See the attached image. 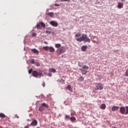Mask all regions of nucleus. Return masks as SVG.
I'll return each instance as SVG.
<instances>
[{
    "instance_id": "f03ea898",
    "label": "nucleus",
    "mask_w": 128,
    "mask_h": 128,
    "mask_svg": "<svg viewBox=\"0 0 128 128\" xmlns=\"http://www.w3.org/2000/svg\"><path fill=\"white\" fill-rule=\"evenodd\" d=\"M120 112L122 114H128V106L125 107L121 106L120 109Z\"/></svg>"
},
{
    "instance_id": "5701e85b",
    "label": "nucleus",
    "mask_w": 128,
    "mask_h": 128,
    "mask_svg": "<svg viewBox=\"0 0 128 128\" xmlns=\"http://www.w3.org/2000/svg\"><path fill=\"white\" fill-rule=\"evenodd\" d=\"M70 120L71 122H74V120H76V118L75 117H74V116H72V117L70 118Z\"/></svg>"
},
{
    "instance_id": "473e14b6",
    "label": "nucleus",
    "mask_w": 128,
    "mask_h": 128,
    "mask_svg": "<svg viewBox=\"0 0 128 128\" xmlns=\"http://www.w3.org/2000/svg\"><path fill=\"white\" fill-rule=\"evenodd\" d=\"M61 0V2H68L70 0Z\"/></svg>"
},
{
    "instance_id": "2eb2a0df",
    "label": "nucleus",
    "mask_w": 128,
    "mask_h": 128,
    "mask_svg": "<svg viewBox=\"0 0 128 128\" xmlns=\"http://www.w3.org/2000/svg\"><path fill=\"white\" fill-rule=\"evenodd\" d=\"M81 50H82V52H86V50H88V46H82Z\"/></svg>"
},
{
    "instance_id": "7c9ffc66",
    "label": "nucleus",
    "mask_w": 128,
    "mask_h": 128,
    "mask_svg": "<svg viewBox=\"0 0 128 128\" xmlns=\"http://www.w3.org/2000/svg\"><path fill=\"white\" fill-rule=\"evenodd\" d=\"M42 86L44 88V86H46V83H44V82L42 84Z\"/></svg>"
},
{
    "instance_id": "ddd939ff",
    "label": "nucleus",
    "mask_w": 128,
    "mask_h": 128,
    "mask_svg": "<svg viewBox=\"0 0 128 128\" xmlns=\"http://www.w3.org/2000/svg\"><path fill=\"white\" fill-rule=\"evenodd\" d=\"M120 107L118 106H113L112 108V112H116V110H118Z\"/></svg>"
},
{
    "instance_id": "39448f33",
    "label": "nucleus",
    "mask_w": 128,
    "mask_h": 128,
    "mask_svg": "<svg viewBox=\"0 0 128 128\" xmlns=\"http://www.w3.org/2000/svg\"><path fill=\"white\" fill-rule=\"evenodd\" d=\"M32 76L34 78H38V76H42V73L40 72H38L36 70H33L32 72Z\"/></svg>"
},
{
    "instance_id": "f8f14e48",
    "label": "nucleus",
    "mask_w": 128,
    "mask_h": 128,
    "mask_svg": "<svg viewBox=\"0 0 128 128\" xmlns=\"http://www.w3.org/2000/svg\"><path fill=\"white\" fill-rule=\"evenodd\" d=\"M117 8L120 9L122 8H124V4L122 2H118Z\"/></svg>"
},
{
    "instance_id": "2f4dec72",
    "label": "nucleus",
    "mask_w": 128,
    "mask_h": 128,
    "mask_svg": "<svg viewBox=\"0 0 128 128\" xmlns=\"http://www.w3.org/2000/svg\"><path fill=\"white\" fill-rule=\"evenodd\" d=\"M31 64H34V60H31Z\"/></svg>"
},
{
    "instance_id": "1a4fd4ad",
    "label": "nucleus",
    "mask_w": 128,
    "mask_h": 128,
    "mask_svg": "<svg viewBox=\"0 0 128 128\" xmlns=\"http://www.w3.org/2000/svg\"><path fill=\"white\" fill-rule=\"evenodd\" d=\"M32 126H38V120H34L30 124Z\"/></svg>"
},
{
    "instance_id": "bb28decb",
    "label": "nucleus",
    "mask_w": 128,
    "mask_h": 128,
    "mask_svg": "<svg viewBox=\"0 0 128 128\" xmlns=\"http://www.w3.org/2000/svg\"><path fill=\"white\" fill-rule=\"evenodd\" d=\"M33 72H34V71L32 70V69L31 68V69H30V70H28V74H32V73Z\"/></svg>"
},
{
    "instance_id": "4468645a",
    "label": "nucleus",
    "mask_w": 128,
    "mask_h": 128,
    "mask_svg": "<svg viewBox=\"0 0 128 128\" xmlns=\"http://www.w3.org/2000/svg\"><path fill=\"white\" fill-rule=\"evenodd\" d=\"M79 70H80L82 74H86V72H88V71H86L82 68H80Z\"/></svg>"
},
{
    "instance_id": "f257e3e1",
    "label": "nucleus",
    "mask_w": 128,
    "mask_h": 128,
    "mask_svg": "<svg viewBox=\"0 0 128 128\" xmlns=\"http://www.w3.org/2000/svg\"><path fill=\"white\" fill-rule=\"evenodd\" d=\"M81 36V37H80ZM76 38V40L82 42H90V39L88 37V35L83 34L82 36L80 33L78 32L75 35Z\"/></svg>"
},
{
    "instance_id": "aec40b11",
    "label": "nucleus",
    "mask_w": 128,
    "mask_h": 128,
    "mask_svg": "<svg viewBox=\"0 0 128 128\" xmlns=\"http://www.w3.org/2000/svg\"><path fill=\"white\" fill-rule=\"evenodd\" d=\"M0 118H6V115L2 113H0Z\"/></svg>"
},
{
    "instance_id": "a211bd4d",
    "label": "nucleus",
    "mask_w": 128,
    "mask_h": 128,
    "mask_svg": "<svg viewBox=\"0 0 128 128\" xmlns=\"http://www.w3.org/2000/svg\"><path fill=\"white\" fill-rule=\"evenodd\" d=\"M48 70H49L50 72L54 73L56 72V70L54 68H50Z\"/></svg>"
},
{
    "instance_id": "6e6552de",
    "label": "nucleus",
    "mask_w": 128,
    "mask_h": 128,
    "mask_svg": "<svg viewBox=\"0 0 128 128\" xmlns=\"http://www.w3.org/2000/svg\"><path fill=\"white\" fill-rule=\"evenodd\" d=\"M66 52V48L64 47H61L60 48H58L56 50V52L58 54H64V52Z\"/></svg>"
},
{
    "instance_id": "9b49d317",
    "label": "nucleus",
    "mask_w": 128,
    "mask_h": 128,
    "mask_svg": "<svg viewBox=\"0 0 128 128\" xmlns=\"http://www.w3.org/2000/svg\"><path fill=\"white\" fill-rule=\"evenodd\" d=\"M52 30L51 28H46V34H52Z\"/></svg>"
},
{
    "instance_id": "c756f323",
    "label": "nucleus",
    "mask_w": 128,
    "mask_h": 128,
    "mask_svg": "<svg viewBox=\"0 0 128 128\" xmlns=\"http://www.w3.org/2000/svg\"><path fill=\"white\" fill-rule=\"evenodd\" d=\"M36 36V34L34 32L32 34V36Z\"/></svg>"
},
{
    "instance_id": "4c0bfd02",
    "label": "nucleus",
    "mask_w": 128,
    "mask_h": 128,
    "mask_svg": "<svg viewBox=\"0 0 128 128\" xmlns=\"http://www.w3.org/2000/svg\"><path fill=\"white\" fill-rule=\"evenodd\" d=\"M126 0H121L122 2H124Z\"/></svg>"
},
{
    "instance_id": "f3484780",
    "label": "nucleus",
    "mask_w": 128,
    "mask_h": 128,
    "mask_svg": "<svg viewBox=\"0 0 128 128\" xmlns=\"http://www.w3.org/2000/svg\"><path fill=\"white\" fill-rule=\"evenodd\" d=\"M32 52H34V54H38L39 52H38V50L34 48V49H32Z\"/></svg>"
},
{
    "instance_id": "cd10ccee",
    "label": "nucleus",
    "mask_w": 128,
    "mask_h": 128,
    "mask_svg": "<svg viewBox=\"0 0 128 128\" xmlns=\"http://www.w3.org/2000/svg\"><path fill=\"white\" fill-rule=\"evenodd\" d=\"M65 118L66 119H68V118H70V115H66L65 116Z\"/></svg>"
},
{
    "instance_id": "72a5a7b5",
    "label": "nucleus",
    "mask_w": 128,
    "mask_h": 128,
    "mask_svg": "<svg viewBox=\"0 0 128 128\" xmlns=\"http://www.w3.org/2000/svg\"><path fill=\"white\" fill-rule=\"evenodd\" d=\"M55 6H60V4H54Z\"/></svg>"
},
{
    "instance_id": "9d476101",
    "label": "nucleus",
    "mask_w": 128,
    "mask_h": 128,
    "mask_svg": "<svg viewBox=\"0 0 128 128\" xmlns=\"http://www.w3.org/2000/svg\"><path fill=\"white\" fill-rule=\"evenodd\" d=\"M50 24L52 26L56 27L58 26V22H56L55 21H51L50 22Z\"/></svg>"
},
{
    "instance_id": "58836bf2",
    "label": "nucleus",
    "mask_w": 128,
    "mask_h": 128,
    "mask_svg": "<svg viewBox=\"0 0 128 128\" xmlns=\"http://www.w3.org/2000/svg\"><path fill=\"white\" fill-rule=\"evenodd\" d=\"M24 128H28V126H26Z\"/></svg>"
},
{
    "instance_id": "c9c22d12",
    "label": "nucleus",
    "mask_w": 128,
    "mask_h": 128,
    "mask_svg": "<svg viewBox=\"0 0 128 128\" xmlns=\"http://www.w3.org/2000/svg\"><path fill=\"white\" fill-rule=\"evenodd\" d=\"M78 66L80 68H82V64H78Z\"/></svg>"
},
{
    "instance_id": "c85d7f7f",
    "label": "nucleus",
    "mask_w": 128,
    "mask_h": 128,
    "mask_svg": "<svg viewBox=\"0 0 128 128\" xmlns=\"http://www.w3.org/2000/svg\"><path fill=\"white\" fill-rule=\"evenodd\" d=\"M36 66H40V64L38 62H36Z\"/></svg>"
},
{
    "instance_id": "20e7f679",
    "label": "nucleus",
    "mask_w": 128,
    "mask_h": 128,
    "mask_svg": "<svg viewBox=\"0 0 128 128\" xmlns=\"http://www.w3.org/2000/svg\"><path fill=\"white\" fill-rule=\"evenodd\" d=\"M43 50H47L50 52H54V48L52 46H44L42 47Z\"/></svg>"
},
{
    "instance_id": "e433bc0d",
    "label": "nucleus",
    "mask_w": 128,
    "mask_h": 128,
    "mask_svg": "<svg viewBox=\"0 0 128 128\" xmlns=\"http://www.w3.org/2000/svg\"><path fill=\"white\" fill-rule=\"evenodd\" d=\"M44 43L46 44H48V42H44Z\"/></svg>"
},
{
    "instance_id": "0eeeda50",
    "label": "nucleus",
    "mask_w": 128,
    "mask_h": 128,
    "mask_svg": "<svg viewBox=\"0 0 128 128\" xmlns=\"http://www.w3.org/2000/svg\"><path fill=\"white\" fill-rule=\"evenodd\" d=\"M96 90H104V84L98 83V84L95 87Z\"/></svg>"
},
{
    "instance_id": "b1692460",
    "label": "nucleus",
    "mask_w": 128,
    "mask_h": 128,
    "mask_svg": "<svg viewBox=\"0 0 128 128\" xmlns=\"http://www.w3.org/2000/svg\"><path fill=\"white\" fill-rule=\"evenodd\" d=\"M72 86H70V85H68L66 87V90H72Z\"/></svg>"
},
{
    "instance_id": "f704fd0d",
    "label": "nucleus",
    "mask_w": 128,
    "mask_h": 128,
    "mask_svg": "<svg viewBox=\"0 0 128 128\" xmlns=\"http://www.w3.org/2000/svg\"><path fill=\"white\" fill-rule=\"evenodd\" d=\"M48 76H52V74L50 73H48Z\"/></svg>"
},
{
    "instance_id": "7ed1b4c3",
    "label": "nucleus",
    "mask_w": 128,
    "mask_h": 128,
    "mask_svg": "<svg viewBox=\"0 0 128 128\" xmlns=\"http://www.w3.org/2000/svg\"><path fill=\"white\" fill-rule=\"evenodd\" d=\"M46 108H48V104L43 103L42 104V106L39 107L38 110L39 112H44Z\"/></svg>"
},
{
    "instance_id": "dca6fc26",
    "label": "nucleus",
    "mask_w": 128,
    "mask_h": 128,
    "mask_svg": "<svg viewBox=\"0 0 128 128\" xmlns=\"http://www.w3.org/2000/svg\"><path fill=\"white\" fill-rule=\"evenodd\" d=\"M106 106L104 104H102L100 106L101 110H106Z\"/></svg>"
},
{
    "instance_id": "393cba45",
    "label": "nucleus",
    "mask_w": 128,
    "mask_h": 128,
    "mask_svg": "<svg viewBox=\"0 0 128 128\" xmlns=\"http://www.w3.org/2000/svg\"><path fill=\"white\" fill-rule=\"evenodd\" d=\"M84 78L82 76H80L79 78V80H80V82H84Z\"/></svg>"
},
{
    "instance_id": "423d86ee",
    "label": "nucleus",
    "mask_w": 128,
    "mask_h": 128,
    "mask_svg": "<svg viewBox=\"0 0 128 128\" xmlns=\"http://www.w3.org/2000/svg\"><path fill=\"white\" fill-rule=\"evenodd\" d=\"M42 26L43 28H46V24H44V22H39L36 26V28L38 30H40L42 28Z\"/></svg>"
},
{
    "instance_id": "6ab92c4d",
    "label": "nucleus",
    "mask_w": 128,
    "mask_h": 128,
    "mask_svg": "<svg viewBox=\"0 0 128 128\" xmlns=\"http://www.w3.org/2000/svg\"><path fill=\"white\" fill-rule=\"evenodd\" d=\"M60 46H62V44H56V45H55V47L56 48H60Z\"/></svg>"
},
{
    "instance_id": "412c9836",
    "label": "nucleus",
    "mask_w": 128,
    "mask_h": 128,
    "mask_svg": "<svg viewBox=\"0 0 128 128\" xmlns=\"http://www.w3.org/2000/svg\"><path fill=\"white\" fill-rule=\"evenodd\" d=\"M48 16H51L52 18V16H54V12H50L47 14Z\"/></svg>"
},
{
    "instance_id": "a878e982",
    "label": "nucleus",
    "mask_w": 128,
    "mask_h": 128,
    "mask_svg": "<svg viewBox=\"0 0 128 128\" xmlns=\"http://www.w3.org/2000/svg\"><path fill=\"white\" fill-rule=\"evenodd\" d=\"M124 76H128V68L124 74Z\"/></svg>"
},
{
    "instance_id": "4be33fe9",
    "label": "nucleus",
    "mask_w": 128,
    "mask_h": 128,
    "mask_svg": "<svg viewBox=\"0 0 128 128\" xmlns=\"http://www.w3.org/2000/svg\"><path fill=\"white\" fill-rule=\"evenodd\" d=\"M82 68H83V70H88L89 68L86 65H85V66H82Z\"/></svg>"
}]
</instances>
